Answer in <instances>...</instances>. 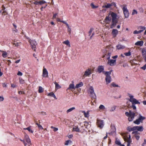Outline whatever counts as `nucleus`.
<instances>
[{"mask_svg":"<svg viewBox=\"0 0 146 146\" xmlns=\"http://www.w3.org/2000/svg\"><path fill=\"white\" fill-rule=\"evenodd\" d=\"M75 107H73L68 110L66 111V112L67 113H68L69 112L72 111L73 110H75Z\"/></svg>","mask_w":146,"mask_h":146,"instance_id":"nucleus-39","label":"nucleus"},{"mask_svg":"<svg viewBox=\"0 0 146 146\" xmlns=\"http://www.w3.org/2000/svg\"><path fill=\"white\" fill-rule=\"evenodd\" d=\"M55 85V89H58L61 88V86L56 82H54Z\"/></svg>","mask_w":146,"mask_h":146,"instance_id":"nucleus-36","label":"nucleus"},{"mask_svg":"<svg viewBox=\"0 0 146 146\" xmlns=\"http://www.w3.org/2000/svg\"><path fill=\"white\" fill-rule=\"evenodd\" d=\"M42 76L44 77H47L48 76V73L46 69L43 67L42 71Z\"/></svg>","mask_w":146,"mask_h":146,"instance_id":"nucleus-12","label":"nucleus"},{"mask_svg":"<svg viewBox=\"0 0 146 146\" xmlns=\"http://www.w3.org/2000/svg\"><path fill=\"white\" fill-rule=\"evenodd\" d=\"M143 42L142 40H141L135 43V45L136 46H142L143 44Z\"/></svg>","mask_w":146,"mask_h":146,"instance_id":"nucleus-22","label":"nucleus"},{"mask_svg":"<svg viewBox=\"0 0 146 146\" xmlns=\"http://www.w3.org/2000/svg\"><path fill=\"white\" fill-rule=\"evenodd\" d=\"M29 42L30 43L32 48L34 51H35L36 49V43L35 41L34 40H29Z\"/></svg>","mask_w":146,"mask_h":146,"instance_id":"nucleus-5","label":"nucleus"},{"mask_svg":"<svg viewBox=\"0 0 146 146\" xmlns=\"http://www.w3.org/2000/svg\"><path fill=\"white\" fill-rule=\"evenodd\" d=\"M142 54L143 56L146 55V51L145 49H143L142 51Z\"/></svg>","mask_w":146,"mask_h":146,"instance_id":"nucleus-47","label":"nucleus"},{"mask_svg":"<svg viewBox=\"0 0 146 146\" xmlns=\"http://www.w3.org/2000/svg\"><path fill=\"white\" fill-rule=\"evenodd\" d=\"M132 134H134L135 135V137L136 139L137 140H138L140 138V137L139 135H139V133L137 131H133L132 133Z\"/></svg>","mask_w":146,"mask_h":146,"instance_id":"nucleus-20","label":"nucleus"},{"mask_svg":"<svg viewBox=\"0 0 146 146\" xmlns=\"http://www.w3.org/2000/svg\"><path fill=\"white\" fill-rule=\"evenodd\" d=\"M83 85V83L82 82H79L78 84H77L76 86H75V88H79V87H81Z\"/></svg>","mask_w":146,"mask_h":146,"instance_id":"nucleus-29","label":"nucleus"},{"mask_svg":"<svg viewBox=\"0 0 146 146\" xmlns=\"http://www.w3.org/2000/svg\"><path fill=\"white\" fill-rule=\"evenodd\" d=\"M92 73V71L91 69H87L85 72L83 76L84 77L88 76L90 75Z\"/></svg>","mask_w":146,"mask_h":146,"instance_id":"nucleus-15","label":"nucleus"},{"mask_svg":"<svg viewBox=\"0 0 146 146\" xmlns=\"http://www.w3.org/2000/svg\"><path fill=\"white\" fill-rule=\"evenodd\" d=\"M20 140L21 141L23 142L25 145V146H27V143L25 142V141L24 140H22L21 139H20Z\"/></svg>","mask_w":146,"mask_h":146,"instance_id":"nucleus-57","label":"nucleus"},{"mask_svg":"<svg viewBox=\"0 0 146 146\" xmlns=\"http://www.w3.org/2000/svg\"><path fill=\"white\" fill-rule=\"evenodd\" d=\"M25 137V140L27 142V146H30L32 144L29 136L28 135H26Z\"/></svg>","mask_w":146,"mask_h":146,"instance_id":"nucleus-14","label":"nucleus"},{"mask_svg":"<svg viewBox=\"0 0 146 146\" xmlns=\"http://www.w3.org/2000/svg\"><path fill=\"white\" fill-rule=\"evenodd\" d=\"M40 113L43 115H47V113L46 112H43V111H41Z\"/></svg>","mask_w":146,"mask_h":146,"instance_id":"nucleus-56","label":"nucleus"},{"mask_svg":"<svg viewBox=\"0 0 146 146\" xmlns=\"http://www.w3.org/2000/svg\"><path fill=\"white\" fill-rule=\"evenodd\" d=\"M113 48L111 45L107 46L106 48V50L108 52L111 53L113 50Z\"/></svg>","mask_w":146,"mask_h":146,"instance_id":"nucleus-13","label":"nucleus"},{"mask_svg":"<svg viewBox=\"0 0 146 146\" xmlns=\"http://www.w3.org/2000/svg\"><path fill=\"white\" fill-rule=\"evenodd\" d=\"M118 31L116 29H113L112 30V33L115 36H116V35L117 34Z\"/></svg>","mask_w":146,"mask_h":146,"instance_id":"nucleus-35","label":"nucleus"},{"mask_svg":"<svg viewBox=\"0 0 146 146\" xmlns=\"http://www.w3.org/2000/svg\"><path fill=\"white\" fill-rule=\"evenodd\" d=\"M127 130L129 132L135 131V126L131 127L130 126H129L127 127Z\"/></svg>","mask_w":146,"mask_h":146,"instance_id":"nucleus-28","label":"nucleus"},{"mask_svg":"<svg viewBox=\"0 0 146 146\" xmlns=\"http://www.w3.org/2000/svg\"><path fill=\"white\" fill-rule=\"evenodd\" d=\"M84 126H85L86 128H87V127L88 125V124H89L86 121H84Z\"/></svg>","mask_w":146,"mask_h":146,"instance_id":"nucleus-51","label":"nucleus"},{"mask_svg":"<svg viewBox=\"0 0 146 146\" xmlns=\"http://www.w3.org/2000/svg\"><path fill=\"white\" fill-rule=\"evenodd\" d=\"M20 43V42H17L16 43H14L13 44V45H15L16 46H18L19 45Z\"/></svg>","mask_w":146,"mask_h":146,"instance_id":"nucleus-58","label":"nucleus"},{"mask_svg":"<svg viewBox=\"0 0 146 146\" xmlns=\"http://www.w3.org/2000/svg\"><path fill=\"white\" fill-rule=\"evenodd\" d=\"M123 12L125 18H127L129 16V13L127 7L125 5H124L123 8Z\"/></svg>","mask_w":146,"mask_h":146,"instance_id":"nucleus-8","label":"nucleus"},{"mask_svg":"<svg viewBox=\"0 0 146 146\" xmlns=\"http://www.w3.org/2000/svg\"><path fill=\"white\" fill-rule=\"evenodd\" d=\"M138 29H140L139 31H140L141 33L146 28L144 27L140 26L139 27Z\"/></svg>","mask_w":146,"mask_h":146,"instance_id":"nucleus-34","label":"nucleus"},{"mask_svg":"<svg viewBox=\"0 0 146 146\" xmlns=\"http://www.w3.org/2000/svg\"><path fill=\"white\" fill-rule=\"evenodd\" d=\"M116 60L110 59L108 60L107 63L111 66H113L116 64Z\"/></svg>","mask_w":146,"mask_h":146,"instance_id":"nucleus-11","label":"nucleus"},{"mask_svg":"<svg viewBox=\"0 0 146 146\" xmlns=\"http://www.w3.org/2000/svg\"><path fill=\"white\" fill-rule=\"evenodd\" d=\"M48 96L53 97L55 99H57V98H56L55 95H54V93H53V92H51L50 93H49L48 94Z\"/></svg>","mask_w":146,"mask_h":146,"instance_id":"nucleus-33","label":"nucleus"},{"mask_svg":"<svg viewBox=\"0 0 146 146\" xmlns=\"http://www.w3.org/2000/svg\"><path fill=\"white\" fill-rule=\"evenodd\" d=\"M141 68L144 70H145L146 69V63L143 66L141 67Z\"/></svg>","mask_w":146,"mask_h":146,"instance_id":"nucleus-55","label":"nucleus"},{"mask_svg":"<svg viewBox=\"0 0 146 146\" xmlns=\"http://www.w3.org/2000/svg\"><path fill=\"white\" fill-rule=\"evenodd\" d=\"M57 13H56L55 14H54L53 16V19H55L56 18V16H57Z\"/></svg>","mask_w":146,"mask_h":146,"instance_id":"nucleus-60","label":"nucleus"},{"mask_svg":"<svg viewBox=\"0 0 146 146\" xmlns=\"http://www.w3.org/2000/svg\"><path fill=\"white\" fill-rule=\"evenodd\" d=\"M76 88L74 86V82L73 81L72 82V84H70L69 87L67 89V90H70L71 89H75Z\"/></svg>","mask_w":146,"mask_h":146,"instance_id":"nucleus-18","label":"nucleus"},{"mask_svg":"<svg viewBox=\"0 0 146 146\" xmlns=\"http://www.w3.org/2000/svg\"><path fill=\"white\" fill-rule=\"evenodd\" d=\"M111 15L112 17V24L111 25L110 28H112L115 27L118 21L116 18L117 15L116 14L112 12L111 14Z\"/></svg>","mask_w":146,"mask_h":146,"instance_id":"nucleus-1","label":"nucleus"},{"mask_svg":"<svg viewBox=\"0 0 146 146\" xmlns=\"http://www.w3.org/2000/svg\"><path fill=\"white\" fill-rule=\"evenodd\" d=\"M19 94H24L25 93L23 91H20L19 92Z\"/></svg>","mask_w":146,"mask_h":146,"instance_id":"nucleus-63","label":"nucleus"},{"mask_svg":"<svg viewBox=\"0 0 146 146\" xmlns=\"http://www.w3.org/2000/svg\"><path fill=\"white\" fill-rule=\"evenodd\" d=\"M110 20L111 19H110L109 17L108 16H106L104 20V22L106 23L109 24Z\"/></svg>","mask_w":146,"mask_h":146,"instance_id":"nucleus-30","label":"nucleus"},{"mask_svg":"<svg viewBox=\"0 0 146 146\" xmlns=\"http://www.w3.org/2000/svg\"><path fill=\"white\" fill-rule=\"evenodd\" d=\"M135 131L137 130L139 131H142L143 130V127L142 126H135Z\"/></svg>","mask_w":146,"mask_h":146,"instance_id":"nucleus-19","label":"nucleus"},{"mask_svg":"<svg viewBox=\"0 0 146 146\" xmlns=\"http://www.w3.org/2000/svg\"><path fill=\"white\" fill-rule=\"evenodd\" d=\"M73 131H76L77 132H80V130L79 129L77 126H74L73 128Z\"/></svg>","mask_w":146,"mask_h":146,"instance_id":"nucleus-23","label":"nucleus"},{"mask_svg":"<svg viewBox=\"0 0 146 146\" xmlns=\"http://www.w3.org/2000/svg\"><path fill=\"white\" fill-rule=\"evenodd\" d=\"M112 70H111L109 71H106L104 73L105 75L106 76L105 80L107 84L110 83L111 81V78L110 76Z\"/></svg>","mask_w":146,"mask_h":146,"instance_id":"nucleus-3","label":"nucleus"},{"mask_svg":"<svg viewBox=\"0 0 146 146\" xmlns=\"http://www.w3.org/2000/svg\"><path fill=\"white\" fill-rule=\"evenodd\" d=\"M16 85L15 84H11V87L13 88H15L16 87Z\"/></svg>","mask_w":146,"mask_h":146,"instance_id":"nucleus-64","label":"nucleus"},{"mask_svg":"<svg viewBox=\"0 0 146 146\" xmlns=\"http://www.w3.org/2000/svg\"><path fill=\"white\" fill-rule=\"evenodd\" d=\"M19 82L20 84H23L25 82V81L23 79L21 78H19Z\"/></svg>","mask_w":146,"mask_h":146,"instance_id":"nucleus-48","label":"nucleus"},{"mask_svg":"<svg viewBox=\"0 0 146 146\" xmlns=\"http://www.w3.org/2000/svg\"><path fill=\"white\" fill-rule=\"evenodd\" d=\"M94 29L93 28H91L88 32V36H96L94 31Z\"/></svg>","mask_w":146,"mask_h":146,"instance_id":"nucleus-10","label":"nucleus"},{"mask_svg":"<svg viewBox=\"0 0 146 146\" xmlns=\"http://www.w3.org/2000/svg\"><path fill=\"white\" fill-rule=\"evenodd\" d=\"M135 104H132V107L133 108V110H135L136 109V107L135 105Z\"/></svg>","mask_w":146,"mask_h":146,"instance_id":"nucleus-61","label":"nucleus"},{"mask_svg":"<svg viewBox=\"0 0 146 146\" xmlns=\"http://www.w3.org/2000/svg\"><path fill=\"white\" fill-rule=\"evenodd\" d=\"M111 53L110 52H108L105 55L103 56V58L105 57L108 60H110L111 55Z\"/></svg>","mask_w":146,"mask_h":146,"instance_id":"nucleus-17","label":"nucleus"},{"mask_svg":"<svg viewBox=\"0 0 146 146\" xmlns=\"http://www.w3.org/2000/svg\"><path fill=\"white\" fill-rule=\"evenodd\" d=\"M3 53L2 56L4 58H5L7 56V53L4 51H3Z\"/></svg>","mask_w":146,"mask_h":146,"instance_id":"nucleus-44","label":"nucleus"},{"mask_svg":"<svg viewBox=\"0 0 146 146\" xmlns=\"http://www.w3.org/2000/svg\"><path fill=\"white\" fill-rule=\"evenodd\" d=\"M89 91L90 94V96L92 98L95 99L96 97V96L94 92V88L92 86L90 87Z\"/></svg>","mask_w":146,"mask_h":146,"instance_id":"nucleus-6","label":"nucleus"},{"mask_svg":"<svg viewBox=\"0 0 146 146\" xmlns=\"http://www.w3.org/2000/svg\"><path fill=\"white\" fill-rule=\"evenodd\" d=\"M4 100V98L3 96H0V102L3 101Z\"/></svg>","mask_w":146,"mask_h":146,"instance_id":"nucleus-62","label":"nucleus"},{"mask_svg":"<svg viewBox=\"0 0 146 146\" xmlns=\"http://www.w3.org/2000/svg\"><path fill=\"white\" fill-rule=\"evenodd\" d=\"M125 114L126 116L129 117L128 120L129 121H131L133 120L135 114V112H132L131 110H129V112H126Z\"/></svg>","mask_w":146,"mask_h":146,"instance_id":"nucleus-2","label":"nucleus"},{"mask_svg":"<svg viewBox=\"0 0 146 146\" xmlns=\"http://www.w3.org/2000/svg\"><path fill=\"white\" fill-rule=\"evenodd\" d=\"M82 112L83 113L85 117H89V113L88 111H87L86 112L85 111H83Z\"/></svg>","mask_w":146,"mask_h":146,"instance_id":"nucleus-31","label":"nucleus"},{"mask_svg":"<svg viewBox=\"0 0 146 146\" xmlns=\"http://www.w3.org/2000/svg\"><path fill=\"white\" fill-rule=\"evenodd\" d=\"M38 92L41 93L44 92V89L41 86H39L38 90Z\"/></svg>","mask_w":146,"mask_h":146,"instance_id":"nucleus-38","label":"nucleus"},{"mask_svg":"<svg viewBox=\"0 0 146 146\" xmlns=\"http://www.w3.org/2000/svg\"><path fill=\"white\" fill-rule=\"evenodd\" d=\"M124 140L125 141H126L127 142V146H129L131 143L132 142L131 139H126V138H125L124 139Z\"/></svg>","mask_w":146,"mask_h":146,"instance_id":"nucleus-25","label":"nucleus"},{"mask_svg":"<svg viewBox=\"0 0 146 146\" xmlns=\"http://www.w3.org/2000/svg\"><path fill=\"white\" fill-rule=\"evenodd\" d=\"M111 85L113 87H118V85L115 84L114 82L112 83Z\"/></svg>","mask_w":146,"mask_h":146,"instance_id":"nucleus-54","label":"nucleus"},{"mask_svg":"<svg viewBox=\"0 0 146 146\" xmlns=\"http://www.w3.org/2000/svg\"><path fill=\"white\" fill-rule=\"evenodd\" d=\"M117 48L118 49H123L125 48V47L124 46L122 45L121 44H118L116 46Z\"/></svg>","mask_w":146,"mask_h":146,"instance_id":"nucleus-27","label":"nucleus"},{"mask_svg":"<svg viewBox=\"0 0 146 146\" xmlns=\"http://www.w3.org/2000/svg\"><path fill=\"white\" fill-rule=\"evenodd\" d=\"M17 75L19 76H21L23 75V73L19 71L17 74Z\"/></svg>","mask_w":146,"mask_h":146,"instance_id":"nucleus-59","label":"nucleus"},{"mask_svg":"<svg viewBox=\"0 0 146 146\" xmlns=\"http://www.w3.org/2000/svg\"><path fill=\"white\" fill-rule=\"evenodd\" d=\"M32 126H30L28 127L27 128H24L23 129L24 130H27L29 132L33 133V130L31 129V128Z\"/></svg>","mask_w":146,"mask_h":146,"instance_id":"nucleus-26","label":"nucleus"},{"mask_svg":"<svg viewBox=\"0 0 146 146\" xmlns=\"http://www.w3.org/2000/svg\"><path fill=\"white\" fill-rule=\"evenodd\" d=\"M2 9L1 10L2 11H3V12L2 13V15H5L6 14H7V11L5 10V8L3 5H2Z\"/></svg>","mask_w":146,"mask_h":146,"instance_id":"nucleus-21","label":"nucleus"},{"mask_svg":"<svg viewBox=\"0 0 146 146\" xmlns=\"http://www.w3.org/2000/svg\"><path fill=\"white\" fill-rule=\"evenodd\" d=\"M124 54H125V55L126 56H130L131 54V52L130 51H129L128 52H125V53Z\"/></svg>","mask_w":146,"mask_h":146,"instance_id":"nucleus-46","label":"nucleus"},{"mask_svg":"<svg viewBox=\"0 0 146 146\" xmlns=\"http://www.w3.org/2000/svg\"><path fill=\"white\" fill-rule=\"evenodd\" d=\"M97 124L98 126L100 128H102L104 125L103 120L97 119Z\"/></svg>","mask_w":146,"mask_h":146,"instance_id":"nucleus-7","label":"nucleus"},{"mask_svg":"<svg viewBox=\"0 0 146 146\" xmlns=\"http://www.w3.org/2000/svg\"><path fill=\"white\" fill-rule=\"evenodd\" d=\"M134 123L137 125H139L140 124V122L139 121L138 119H137L135 121H133Z\"/></svg>","mask_w":146,"mask_h":146,"instance_id":"nucleus-45","label":"nucleus"},{"mask_svg":"<svg viewBox=\"0 0 146 146\" xmlns=\"http://www.w3.org/2000/svg\"><path fill=\"white\" fill-rule=\"evenodd\" d=\"M137 11L135 9H134L133 10L132 12V15H134L135 14H137Z\"/></svg>","mask_w":146,"mask_h":146,"instance_id":"nucleus-53","label":"nucleus"},{"mask_svg":"<svg viewBox=\"0 0 146 146\" xmlns=\"http://www.w3.org/2000/svg\"><path fill=\"white\" fill-rule=\"evenodd\" d=\"M45 3L46 2L45 1L43 0L39 1H36L33 3L34 4L38 5H41Z\"/></svg>","mask_w":146,"mask_h":146,"instance_id":"nucleus-16","label":"nucleus"},{"mask_svg":"<svg viewBox=\"0 0 146 146\" xmlns=\"http://www.w3.org/2000/svg\"><path fill=\"white\" fill-rule=\"evenodd\" d=\"M145 119V117H143L140 115H139V117L138 119L140 122H142L143 120Z\"/></svg>","mask_w":146,"mask_h":146,"instance_id":"nucleus-32","label":"nucleus"},{"mask_svg":"<svg viewBox=\"0 0 146 146\" xmlns=\"http://www.w3.org/2000/svg\"><path fill=\"white\" fill-rule=\"evenodd\" d=\"M72 143V141L70 140H68L66 141L64 144L65 145H68L69 143H70V144H71Z\"/></svg>","mask_w":146,"mask_h":146,"instance_id":"nucleus-40","label":"nucleus"},{"mask_svg":"<svg viewBox=\"0 0 146 146\" xmlns=\"http://www.w3.org/2000/svg\"><path fill=\"white\" fill-rule=\"evenodd\" d=\"M35 124L38 127V128L39 129H43V128L41 125H40L39 123H36Z\"/></svg>","mask_w":146,"mask_h":146,"instance_id":"nucleus-41","label":"nucleus"},{"mask_svg":"<svg viewBox=\"0 0 146 146\" xmlns=\"http://www.w3.org/2000/svg\"><path fill=\"white\" fill-rule=\"evenodd\" d=\"M97 72L99 73L102 72L104 74L106 72L104 71V66L102 65L99 66L97 68Z\"/></svg>","mask_w":146,"mask_h":146,"instance_id":"nucleus-9","label":"nucleus"},{"mask_svg":"<svg viewBox=\"0 0 146 146\" xmlns=\"http://www.w3.org/2000/svg\"><path fill=\"white\" fill-rule=\"evenodd\" d=\"M112 6V4L110 3H107L103 6V8H109Z\"/></svg>","mask_w":146,"mask_h":146,"instance_id":"nucleus-24","label":"nucleus"},{"mask_svg":"<svg viewBox=\"0 0 146 146\" xmlns=\"http://www.w3.org/2000/svg\"><path fill=\"white\" fill-rule=\"evenodd\" d=\"M116 106H113L112 107H111V108L110 110V111H113L114 110H115L116 108Z\"/></svg>","mask_w":146,"mask_h":146,"instance_id":"nucleus-52","label":"nucleus"},{"mask_svg":"<svg viewBox=\"0 0 146 146\" xmlns=\"http://www.w3.org/2000/svg\"><path fill=\"white\" fill-rule=\"evenodd\" d=\"M130 99L129 101L131 102L132 104H140V103L138 102L136 99L133 98V96L132 95H130V94H129Z\"/></svg>","mask_w":146,"mask_h":146,"instance_id":"nucleus-4","label":"nucleus"},{"mask_svg":"<svg viewBox=\"0 0 146 146\" xmlns=\"http://www.w3.org/2000/svg\"><path fill=\"white\" fill-rule=\"evenodd\" d=\"M115 143L116 145H121V143H120L119 141L118 140H117V139H116Z\"/></svg>","mask_w":146,"mask_h":146,"instance_id":"nucleus-43","label":"nucleus"},{"mask_svg":"<svg viewBox=\"0 0 146 146\" xmlns=\"http://www.w3.org/2000/svg\"><path fill=\"white\" fill-rule=\"evenodd\" d=\"M63 43L66 45H67L69 47H70V42L68 40H66L65 41H64L63 42Z\"/></svg>","mask_w":146,"mask_h":146,"instance_id":"nucleus-37","label":"nucleus"},{"mask_svg":"<svg viewBox=\"0 0 146 146\" xmlns=\"http://www.w3.org/2000/svg\"><path fill=\"white\" fill-rule=\"evenodd\" d=\"M91 6L93 9L96 8L98 7V6H95L93 3H91Z\"/></svg>","mask_w":146,"mask_h":146,"instance_id":"nucleus-49","label":"nucleus"},{"mask_svg":"<svg viewBox=\"0 0 146 146\" xmlns=\"http://www.w3.org/2000/svg\"><path fill=\"white\" fill-rule=\"evenodd\" d=\"M99 108L100 110H104L105 109V108L103 105L101 104L99 106Z\"/></svg>","mask_w":146,"mask_h":146,"instance_id":"nucleus-42","label":"nucleus"},{"mask_svg":"<svg viewBox=\"0 0 146 146\" xmlns=\"http://www.w3.org/2000/svg\"><path fill=\"white\" fill-rule=\"evenodd\" d=\"M141 33V31H139L135 30L133 32V33L134 34H139Z\"/></svg>","mask_w":146,"mask_h":146,"instance_id":"nucleus-50","label":"nucleus"}]
</instances>
